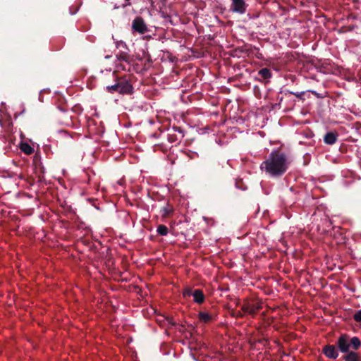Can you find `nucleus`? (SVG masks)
I'll return each mask as SVG.
<instances>
[{"label":"nucleus","mask_w":361,"mask_h":361,"mask_svg":"<svg viewBox=\"0 0 361 361\" xmlns=\"http://www.w3.org/2000/svg\"><path fill=\"white\" fill-rule=\"evenodd\" d=\"M288 168L286 155L280 150L273 151L260 164V169L272 176L283 175Z\"/></svg>","instance_id":"f257e3e1"},{"label":"nucleus","mask_w":361,"mask_h":361,"mask_svg":"<svg viewBox=\"0 0 361 361\" xmlns=\"http://www.w3.org/2000/svg\"><path fill=\"white\" fill-rule=\"evenodd\" d=\"M240 309L243 313L239 312L238 316L242 317L244 314H256L262 309V302L258 298H247L243 300Z\"/></svg>","instance_id":"f03ea898"},{"label":"nucleus","mask_w":361,"mask_h":361,"mask_svg":"<svg viewBox=\"0 0 361 361\" xmlns=\"http://www.w3.org/2000/svg\"><path fill=\"white\" fill-rule=\"evenodd\" d=\"M337 345L341 352L348 353L350 346L354 350L359 349L361 346V341L356 336L350 338L348 334H343L339 336L337 341Z\"/></svg>","instance_id":"7ed1b4c3"},{"label":"nucleus","mask_w":361,"mask_h":361,"mask_svg":"<svg viewBox=\"0 0 361 361\" xmlns=\"http://www.w3.org/2000/svg\"><path fill=\"white\" fill-rule=\"evenodd\" d=\"M132 89V86L127 82H121L107 87L108 91L111 93L117 92L121 94H129L131 93Z\"/></svg>","instance_id":"20e7f679"},{"label":"nucleus","mask_w":361,"mask_h":361,"mask_svg":"<svg viewBox=\"0 0 361 361\" xmlns=\"http://www.w3.org/2000/svg\"><path fill=\"white\" fill-rule=\"evenodd\" d=\"M183 137L182 131L178 127H173L168 133V141L171 143H178Z\"/></svg>","instance_id":"39448f33"},{"label":"nucleus","mask_w":361,"mask_h":361,"mask_svg":"<svg viewBox=\"0 0 361 361\" xmlns=\"http://www.w3.org/2000/svg\"><path fill=\"white\" fill-rule=\"evenodd\" d=\"M132 27L135 31L140 34H144L147 30V27L144 22V20L141 17H136L133 20Z\"/></svg>","instance_id":"423d86ee"},{"label":"nucleus","mask_w":361,"mask_h":361,"mask_svg":"<svg viewBox=\"0 0 361 361\" xmlns=\"http://www.w3.org/2000/svg\"><path fill=\"white\" fill-rule=\"evenodd\" d=\"M324 354L329 358L336 359L338 356L336 347L333 345H326L323 348Z\"/></svg>","instance_id":"0eeeda50"},{"label":"nucleus","mask_w":361,"mask_h":361,"mask_svg":"<svg viewBox=\"0 0 361 361\" xmlns=\"http://www.w3.org/2000/svg\"><path fill=\"white\" fill-rule=\"evenodd\" d=\"M233 10L235 12L243 13L245 12V3L244 0H232Z\"/></svg>","instance_id":"6e6552de"},{"label":"nucleus","mask_w":361,"mask_h":361,"mask_svg":"<svg viewBox=\"0 0 361 361\" xmlns=\"http://www.w3.org/2000/svg\"><path fill=\"white\" fill-rule=\"evenodd\" d=\"M193 300L197 304H202L204 302L205 297L204 293L200 289H195L192 292Z\"/></svg>","instance_id":"1a4fd4ad"},{"label":"nucleus","mask_w":361,"mask_h":361,"mask_svg":"<svg viewBox=\"0 0 361 361\" xmlns=\"http://www.w3.org/2000/svg\"><path fill=\"white\" fill-rule=\"evenodd\" d=\"M19 148L26 155H30L34 152V148L25 142H21L19 145Z\"/></svg>","instance_id":"9d476101"},{"label":"nucleus","mask_w":361,"mask_h":361,"mask_svg":"<svg viewBox=\"0 0 361 361\" xmlns=\"http://www.w3.org/2000/svg\"><path fill=\"white\" fill-rule=\"evenodd\" d=\"M337 137L338 134L336 133L329 132L325 135L324 140L328 145H333L336 142Z\"/></svg>","instance_id":"9b49d317"},{"label":"nucleus","mask_w":361,"mask_h":361,"mask_svg":"<svg viewBox=\"0 0 361 361\" xmlns=\"http://www.w3.org/2000/svg\"><path fill=\"white\" fill-rule=\"evenodd\" d=\"M345 361H360V357L357 353L350 351L346 353L343 357Z\"/></svg>","instance_id":"f8f14e48"},{"label":"nucleus","mask_w":361,"mask_h":361,"mask_svg":"<svg viewBox=\"0 0 361 361\" xmlns=\"http://www.w3.org/2000/svg\"><path fill=\"white\" fill-rule=\"evenodd\" d=\"M199 319L200 321H202L204 323H208L212 321V315L209 314V313L204 312H201L199 313Z\"/></svg>","instance_id":"ddd939ff"},{"label":"nucleus","mask_w":361,"mask_h":361,"mask_svg":"<svg viewBox=\"0 0 361 361\" xmlns=\"http://www.w3.org/2000/svg\"><path fill=\"white\" fill-rule=\"evenodd\" d=\"M258 74L264 80L269 79L271 77L270 70L267 68L259 70Z\"/></svg>","instance_id":"4468645a"},{"label":"nucleus","mask_w":361,"mask_h":361,"mask_svg":"<svg viewBox=\"0 0 361 361\" xmlns=\"http://www.w3.org/2000/svg\"><path fill=\"white\" fill-rule=\"evenodd\" d=\"M157 231L160 235L164 236L168 234L169 229L165 225L161 224L158 226Z\"/></svg>","instance_id":"2eb2a0df"},{"label":"nucleus","mask_w":361,"mask_h":361,"mask_svg":"<svg viewBox=\"0 0 361 361\" xmlns=\"http://www.w3.org/2000/svg\"><path fill=\"white\" fill-rule=\"evenodd\" d=\"M154 152L161 151L165 152L166 151V147L163 144H157L154 147Z\"/></svg>","instance_id":"dca6fc26"},{"label":"nucleus","mask_w":361,"mask_h":361,"mask_svg":"<svg viewBox=\"0 0 361 361\" xmlns=\"http://www.w3.org/2000/svg\"><path fill=\"white\" fill-rule=\"evenodd\" d=\"M353 319L356 322L361 324V309L355 312L353 314Z\"/></svg>","instance_id":"f3484780"},{"label":"nucleus","mask_w":361,"mask_h":361,"mask_svg":"<svg viewBox=\"0 0 361 361\" xmlns=\"http://www.w3.org/2000/svg\"><path fill=\"white\" fill-rule=\"evenodd\" d=\"M192 289L191 288H186L183 290V295L184 297H190V296H192Z\"/></svg>","instance_id":"a211bd4d"},{"label":"nucleus","mask_w":361,"mask_h":361,"mask_svg":"<svg viewBox=\"0 0 361 361\" xmlns=\"http://www.w3.org/2000/svg\"><path fill=\"white\" fill-rule=\"evenodd\" d=\"M73 111L80 114L82 111V109L80 105H75L73 106Z\"/></svg>","instance_id":"6ab92c4d"},{"label":"nucleus","mask_w":361,"mask_h":361,"mask_svg":"<svg viewBox=\"0 0 361 361\" xmlns=\"http://www.w3.org/2000/svg\"><path fill=\"white\" fill-rule=\"evenodd\" d=\"M172 211H173V210H172L171 209H165V212H166V214H169V213H171V212H172Z\"/></svg>","instance_id":"aec40b11"},{"label":"nucleus","mask_w":361,"mask_h":361,"mask_svg":"<svg viewBox=\"0 0 361 361\" xmlns=\"http://www.w3.org/2000/svg\"><path fill=\"white\" fill-rule=\"evenodd\" d=\"M294 94H295L297 97H300V96H301V94H300V93H295Z\"/></svg>","instance_id":"412c9836"},{"label":"nucleus","mask_w":361,"mask_h":361,"mask_svg":"<svg viewBox=\"0 0 361 361\" xmlns=\"http://www.w3.org/2000/svg\"><path fill=\"white\" fill-rule=\"evenodd\" d=\"M128 3L126 4V5H130V0H126Z\"/></svg>","instance_id":"4be33fe9"}]
</instances>
